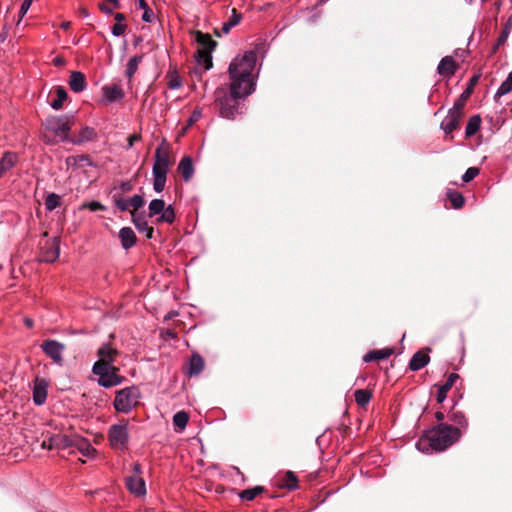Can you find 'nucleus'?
Instances as JSON below:
<instances>
[{"label": "nucleus", "mask_w": 512, "mask_h": 512, "mask_svg": "<svg viewBox=\"0 0 512 512\" xmlns=\"http://www.w3.org/2000/svg\"><path fill=\"white\" fill-rule=\"evenodd\" d=\"M257 60L254 51H247L233 59L229 66L231 79L230 93L233 98H241L252 94L255 90L253 71Z\"/></svg>", "instance_id": "nucleus-1"}, {"label": "nucleus", "mask_w": 512, "mask_h": 512, "mask_svg": "<svg viewBox=\"0 0 512 512\" xmlns=\"http://www.w3.org/2000/svg\"><path fill=\"white\" fill-rule=\"evenodd\" d=\"M461 435L460 428L440 423L430 431V436L427 439L421 438L417 441L416 448L424 453L442 452L457 442Z\"/></svg>", "instance_id": "nucleus-2"}, {"label": "nucleus", "mask_w": 512, "mask_h": 512, "mask_svg": "<svg viewBox=\"0 0 512 512\" xmlns=\"http://www.w3.org/2000/svg\"><path fill=\"white\" fill-rule=\"evenodd\" d=\"M140 397L141 393L138 387H125L116 392L113 407L117 412L127 414L139 404Z\"/></svg>", "instance_id": "nucleus-3"}, {"label": "nucleus", "mask_w": 512, "mask_h": 512, "mask_svg": "<svg viewBox=\"0 0 512 512\" xmlns=\"http://www.w3.org/2000/svg\"><path fill=\"white\" fill-rule=\"evenodd\" d=\"M120 369L116 366H104L93 364L92 372L98 376V385L103 388H112L122 384L124 377L119 374Z\"/></svg>", "instance_id": "nucleus-4"}, {"label": "nucleus", "mask_w": 512, "mask_h": 512, "mask_svg": "<svg viewBox=\"0 0 512 512\" xmlns=\"http://www.w3.org/2000/svg\"><path fill=\"white\" fill-rule=\"evenodd\" d=\"M129 438L128 421L122 420L110 426L108 430V440L113 449L121 451L127 449Z\"/></svg>", "instance_id": "nucleus-5"}, {"label": "nucleus", "mask_w": 512, "mask_h": 512, "mask_svg": "<svg viewBox=\"0 0 512 512\" xmlns=\"http://www.w3.org/2000/svg\"><path fill=\"white\" fill-rule=\"evenodd\" d=\"M74 122L73 116L61 115L46 118L43 125L46 130L54 133L61 140H66Z\"/></svg>", "instance_id": "nucleus-6"}, {"label": "nucleus", "mask_w": 512, "mask_h": 512, "mask_svg": "<svg viewBox=\"0 0 512 512\" xmlns=\"http://www.w3.org/2000/svg\"><path fill=\"white\" fill-rule=\"evenodd\" d=\"M462 115L463 104L460 101H457L454 103L453 107L449 109L446 117L440 124V128L445 135H450L454 130L458 129Z\"/></svg>", "instance_id": "nucleus-7"}, {"label": "nucleus", "mask_w": 512, "mask_h": 512, "mask_svg": "<svg viewBox=\"0 0 512 512\" xmlns=\"http://www.w3.org/2000/svg\"><path fill=\"white\" fill-rule=\"evenodd\" d=\"M170 168V157L168 148L159 146L155 150L152 175H167Z\"/></svg>", "instance_id": "nucleus-8"}, {"label": "nucleus", "mask_w": 512, "mask_h": 512, "mask_svg": "<svg viewBox=\"0 0 512 512\" xmlns=\"http://www.w3.org/2000/svg\"><path fill=\"white\" fill-rule=\"evenodd\" d=\"M43 352L58 365L63 364L65 345L56 340H46L41 344Z\"/></svg>", "instance_id": "nucleus-9"}, {"label": "nucleus", "mask_w": 512, "mask_h": 512, "mask_svg": "<svg viewBox=\"0 0 512 512\" xmlns=\"http://www.w3.org/2000/svg\"><path fill=\"white\" fill-rule=\"evenodd\" d=\"M119 355V351L113 348L110 344H103L97 351L98 361L94 364H101L104 366H114V361Z\"/></svg>", "instance_id": "nucleus-10"}, {"label": "nucleus", "mask_w": 512, "mask_h": 512, "mask_svg": "<svg viewBox=\"0 0 512 512\" xmlns=\"http://www.w3.org/2000/svg\"><path fill=\"white\" fill-rule=\"evenodd\" d=\"M49 383L44 378L36 377L33 383V402L37 405H43L46 402Z\"/></svg>", "instance_id": "nucleus-11"}, {"label": "nucleus", "mask_w": 512, "mask_h": 512, "mask_svg": "<svg viewBox=\"0 0 512 512\" xmlns=\"http://www.w3.org/2000/svg\"><path fill=\"white\" fill-rule=\"evenodd\" d=\"M42 261L47 263H52L56 261L60 254V241L58 238H53L51 240L46 241L44 247L42 248Z\"/></svg>", "instance_id": "nucleus-12"}, {"label": "nucleus", "mask_w": 512, "mask_h": 512, "mask_svg": "<svg viewBox=\"0 0 512 512\" xmlns=\"http://www.w3.org/2000/svg\"><path fill=\"white\" fill-rule=\"evenodd\" d=\"M102 92L103 102L106 104L120 102L125 97L123 89L117 84L103 86Z\"/></svg>", "instance_id": "nucleus-13"}, {"label": "nucleus", "mask_w": 512, "mask_h": 512, "mask_svg": "<svg viewBox=\"0 0 512 512\" xmlns=\"http://www.w3.org/2000/svg\"><path fill=\"white\" fill-rule=\"evenodd\" d=\"M127 489L135 496L146 495V484L141 476H129L125 480Z\"/></svg>", "instance_id": "nucleus-14"}, {"label": "nucleus", "mask_w": 512, "mask_h": 512, "mask_svg": "<svg viewBox=\"0 0 512 512\" xmlns=\"http://www.w3.org/2000/svg\"><path fill=\"white\" fill-rule=\"evenodd\" d=\"M87 87L86 76L80 71L70 73L69 88L75 93L83 92Z\"/></svg>", "instance_id": "nucleus-15"}, {"label": "nucleus", "mask_w": 512, "mask_h": 512, "mask_svg": "<svg viewBox=\"0 0 512 512\" xmlns=\"http://www.w3.org/2000/svg\"><path fill=\"white\" fill-rule=\"evenodd\" d=\"M132 222L139 232H145L147 238H152L154 229L148 225V222L143 213L132 212Z\"/></svg>", "instance_id": "nucleus-16"}, {"label": "nucleus", "mask_w": 512, "mask_h": 512, "mask_svg": "<svg viewBox=\"0 0 512 512\" xmlns=\"http://www.w3.org/2000/svg\"><path fill=\"white\" fill-rule=\"evenodd\" d=\"M237 98H233L231 96V99L228 97H224L220 101V115L227 119H234L237 114V107L236 104H231V102H235Z\"/></svg>", "instance_id": "nucleus-17"}, {"label": "nucleus", "mask_w": 512, "mask_h": 512, "mask_svg": "<svg viewBox=\"0 0 512 512\" xmlns=\"http://www.w3.org/2000/svg\"><path fill=\"white\" fill-rule=\"evenodd\" d=\"M119 239L123 249L128 250L136 244V234L130 227H123L119 231Z\"/></svg>", "instance_id": "nucleus-18"}, {"label": "nucleus", "mask_w": 512, "mask_h": 512, "mask_svg": "<svg viewBox=\"0 0 512 512\" xmlns=\"http://www.w3.org/2000/svg\"><path fill=\"white\" fill-rule=\"evenodd\" d=\"M438 73L444 76H452L457 70V65L451 56H445L438 65Z\"/></svg>", "instance_id": "nucleus-19"}, {"label": "nucleus", "mask_w": 512, "mask_h": 512, "mask_svg": "<svg viewBox=\"0 0 512 512\" xmlns=\"http://www.w3.org/2000/svg\"><path fill=\"white\" fill-rule=\"evenodd\" d=\"M178 171L186 182L193 177L194 167L191 157L185 156L181 159L178 165Z\"/></svg>", "instance_id": "nucleus-20"}, {"label": "nucleus", "mask_w": 512, "mask_h": 512, "mask_svg": "<svg viewBox=\"0 0 512 512\" xmlns=\"http://www.w3.org/2000/svg\"><path fill=\"white\" fill-rule=\"evenodd\" d=\"M429 360L430 358L426 353L418 351L412 356L409 362V368L412 371H418L425 367L429 363Z\"/></svg>", "instance_id": "nucleus-21"}, {"label": "nucleus", "mask_w": 512, "mask_h": 512, "mask_svg": "<svg viewBox=\"0 0 512 512\" xmlns=\"http://www.w3.org/2000/svg\"><path fill=\"white\" fill-rule=\"evenodd\" d=\"M394 350L392 348H385L379 350H372L368 352L364 357V362L378 361L387 359L393 354Z\"/></svg>", "instance_id": "nucleus-22"}, {"label": "nucleus", "mask_w": 512, "mask_h": 512, "mask_svg": "<svg viewBox=\"0 0 512 512\" xmlns=\"http://www.w3.org/2000/svg\"><path fill=\"white\" fill-rule=\"evenodd\" d=\"M196 41L201 46L198 51L211 52L216 46V42L211 38L209 34H204L199 31L196 33Z\"/></svg>", "instance_id": "nucleus-23"}, {"label": "nucleus", "mask_w": 512, "mask_h": 512, "mask_svg": "<svg viewBox=\"0 0 512 512\" xmlns=\"http://www.w3.org/2000/svg\"><path fill=\"white\" fill-rule=\"evenodd\" d=\"M17 162V156L12 152H5L0 159V177L9 171Z\"/></svg>", "instance_id": "nucleus-24"}, {"label": "nucleus", "mask_w": 512, "mask_h": 512, "mask_svg": "<svg viewBox=\"0 0 512 512\" xmlns=\"http://www.w3.org/2000/svg\"><path fill=\"white\" fill-rule=\"evenodd\" d=\"M204 369V360L199 354H193L189 361L188 374L190 376L200 374Z\"/></svg>", "instance_id": "nucleus-25"}, {"label": "nucleus", "mask_w": 512, "mask_h": 512, "mask_svg": "<svg viewBox=\"0 0 512 512\" xmlns=\"http://www.w3.org/2000/svg\"><path fill=\"white\" fill-rule=\"evenodd\" d=\"M72 445L71 439L66 435H54L49 438L48 447L51 448H66Z\"/></svg>", "instance_id": "nucleus-26"}, {"label": "nucleus", "mask_w": 512, "mask_h": 512, "mask_svg": "<svg viewBox=\"0 0 512 512\" xmlns=\"http://www.w3.org/2000/svg\"><path fill=\"white\" fill-rule=\"evenodd\" d=\"M189 421V415L185 411H179L173 416V425L176 432H182Z\"/></svg>", "instance_id": "nucleus-27"}, {"label": "nucleus", "mask_w": 512, "mask_h": 512, "mask_svg": "<svg viewBox=\"0 0 512 512\" xmlns=\"http://www.w3.org/2000/svg\"><path fill=\"white\" fill-rule=\"evenodd\" d=\"M481 125V117L479 115H473L469 118L466 128H465V135L466 137H471L475 135Z\"/></svg>", "instance_id": "nucleus-28"}, {"label": "nucleus", "mask_w": 512, "mask_h": 512, "mask_svg": "<svg viewBox=\"0 0 512 512\" xmlns=\"http://www.w3.org/2000/svg\"><path fill=\"white\" fill-rule=\"evenodd\" d=\"M56 99L51 102V107L54 110H60L63 107V103L66 101L68 94L64 87L58 86L55 88Z\"/></svg>", "instance_id": "nucleus-29"}, {"label": "nucleus", "mask_w": 512, "mask_h": 512, "mask_svg": "<svg viewBox=\"0 0 512 512\" xmlns=\"http://www.w3.org/2000/svg\"><path fill=\"white\" fill-rule=\"evenodd\" d=\"M96 132L91 127H84L80 130L78 138L72 140L73 144H81L83 142L91 141L95 138Z\"/></svg>", "instance_id": "nucleus-30"}, {"label": "nucleus", "mask_w": 512, "mask_h": 512, "mask_svg": "<svg viewBox=\"0 0 512 512\" xmlns=\"http://www.w3.org/2000/svg\"><path fill=\"white\" fill-rule=\"evenodd\" d=\"M264 491V488L262 486H255L253 488H249L246 490L241 491L238 496L245 501H252L261 494Z\"/></svg>", "instance_id": "nucleus-31"}, {"label": "nucleus", "mask_w": 512, "mask_h": 512, "mask_svg": "<svg viewBox=\"0 0 512 512\" xmlns=\"http://www.w3.org/2000/svg\"><path fill=\"white\" fill-rule=\"evenodd\" d=\"M449 420L454 424L458 425L460 428L466 429L468 427V421L461 411H451L448 414Z\"/></svg>", "instance_id": "nucleus-32"}, {"label": "nucleus", "mask_w": 512, "mask_h": 512, "mask_svg": "<svg viewBox=\"0 0 512 512\" xmlns=\"http://www.w3.org/2000/svg\"><path fill=\"white\" fill-rule=\"evenodd\" d=\"M446 195L453 208L459 209L464 205V197L461 193L454 190H448Z\"/></svg>", "instance_id": "nucleus-33"}, {"label": "nucleus", "mask_w": 512, "mask_h": 512, "mask_svg": "<svg viewBox=\"0 0 512 512\" xmlns=\"http://www.w3.org/2000/svg\"><path fill=\"white\" fill-rule=\"evenodd\" d=\"M137 5L140 9L143 10L142 14V20L147 23H151L154 20V12L153 10L148 6L147 2L145 0H138Z\"/></svg>", "instance_id": "nucleus-34"}, {"label": "nucleus", "mask_w": 512, "mask_h": 512, "mask_svg": "<svg viewBox=\"0 0 512 512\" xmlns=\"http://www.w3.org/2000/svg\"><path fill=\"white\" fill-rule=\"evenodd\" d=\"M511 28H512V18H509L505 24L503 31L501 32L500 36L497 39V42L493 48L494 51L497 50L501 45H503L507 41L508 36L511 31Z\"/></svg>", "instance_id": "nucleus-35"}, {"label": "nucleus", "mask_w": 512, "mask_h": 512, "mask_svg": "<svg viewBox=\"0 0 512 512\" xmlns=\"http://www.w3.org/2000/svg\"><path fill=\"white\" fill-rule=\"evenodd\" d=\"M512 91V71L508 74L507 78L501 83L495 97L504 96Z\"/></svg>", "instance_id": "nucleus-36"}, {"label": "nucleus", "mask_w": 512, "mask_h": 512, "mask_svg": "<svg viewBox=\"0 0 512 512\" xmlns=\"http://www.w3.org/2000/svg\"><path fill=\"white\" fill-rule=\"evenodd\" d=\"M197 62L205 70H209L212 67L211 52L209 51H198Z\"/></svg>", "instance_id": "nucleus-37"}, {"label": "nucleus", "mask_w": 512, "mask_h": 512, "mask_svg": "<svg viewBox=\"0 0 512 512\" xmlns=\"http://www.w3.org/2000/svg\"><path fill=\"white\" fill-rule=\"evenodd\" d=\"M60 196L56 193H50L45 198V208L47 211L51 212L55 210L60 205Z\"/></svg>", "instance_id": "nucleus-38"}, {"label": "nucleus", "mask_w": 512, "mask_h": 512, "mask_svg": "<svg viewBox=\"0 0 512 512\" xmlns=\"http://www.w3.org/2000/svg\"><path fill=\"white\" fill-rule=\"evenodd\" d=\"M165 202L162 199H154L149 203V216L153 217L163 212Z\"/></svg>", "instance_id": "nucleus-39"}, {"label": "nucleus", "mask_w": 512, "mask_h": 512, "mask_svg": "<svg viewBox=\"0 0 512 512\" xmlns=\"http://www.w3.org/2000/svg\"><path fill=\"white\" fill-rule=\"evenodd\" d=\"M355 401L359 406H365L371 399V393L365 389H358L355 391Z\"/></svg>", "instance_id": "nucleus-40"}, {"label": "nucleus", "mask_w": 512, "mask_h": 512, "mask_svg": "<svg viewBox=\"0 0 512 512\" xmlns=\"http://www.w3.org/2000/svg\"><path fill=\"white\" fill-rule=\"evenodd\" d=\"M77 447L80 453L86 457H92L96 453V449L85 440L79 441Z\"/></svg>", "instance_id": "nucleus-41"}, {"label": "nucleus", "mask_w": 512, "mask_h": 512, "mask_svg": "<svg viewBox=\"0 0 512 512\" xmlns=\"http://www.w3.org/2000/svg\"><path fill=\"white\" fill-rule=\"evenodd\" d=\"M175 220V211L171 205L165 207L161 216L157 219L158 222H166L172 224Z\"/></svg>", "instance_id": "nucleus-42"}, {"label": "nucleus", "mask_w": 512, "mask_h": 512, "mask_svg": "<svg viewBox=\"0 0 512 512\" xmlns=\"http://www.w3.org/2000/svg\"><path fill=\"white\" fill-rule=\"evenodd\" d=\"M140 61H141L140 56H134L129 59V61L127 63V67H126V76L128 78H132L133 75L136 73Z\"/></svg>", "instance_id": "nucleus-43"}, {"label": "nucleus", "mask_w": 512, "mask_h": 512, "mask_svg": "<svg viewBox=\"0 0 512 512\" xmlns=\"http://www.w3.org/2000/svg\"><path fill=\"white\" fill-rule=\"evenodd\" d=\"M153 189L157 193H161L166 185L167 175H152Z\"/></svg>", "instance_id": "nucleus-44"}, {"label": "nucleus", "mask_w": 512, "mask_h": 512, "mask_svg": "<svg viewBox=\"0 0 512 512\" xmlns=\"http://www.w3.org/2000/svg\"><path fill=\"white\" fill-rule=\"evenodd\" d=\"M451 388L452 387L446 383L439 385L438 391L436 394V400L438 403H443L445 401V399L447 398V393L449 392V390Z\"/></svg>", "instance_id": "nucleus-45"}, {"label": "nucleus", "mask_w": 512, "mask_h": 512, "mask_svg": "<svg viewBox=\"0 0 512 512\" xmlns=\"http://www.w3.org/2000/svg\"><path fill=\"white\" fill-rule=\"evenodd\" d=\"M182 81L179 75L174 72L169 74V80H168V88L170 89H179L181 87Z\"/></svg>", "instance_id": "nucleus-46"}, {"label": "nucleus", "mask_w": 512, "mask_h": 512, "mask_svg": "<svg viewBox=\"0 0 512 512\" xmlns=\"http://www.w3.org/2000/svg\"><path fill=\"white\" fill-rule=\"evenodd\" d=\"M285 487L289 490L297 488V478L295 474L291 471H287L285 475Z\"/></svg>", "instance_id": "nucleus-47"}, {"label": "nucleus", "mask_w": 512, "mask_h": 512, "mask_svg": "<svg viewBox=\"0 0 512 512\" xmlns=\"http://www.w3.org/2000/svg\"><path fill=\"white\" fill-rule=\"evenodd\" d=\"M479 174V169L477 167H470L466 170V172L462 176V180L465 183L470 182Z\"/></svg>", "instance_id": "nucleus-48"}, {"label": "nucleus", "mask_w": 512, "mask_h": 512, "mask_svg": "<svg viewBox=\"0 0 512 512\" xmlns=\"http://www.w3.org/2000/svg\"><path fill=\"white\" fill-rule=\"evenodd\" d=\"M144 204V198L141 195H134L129 199V208L132 207L134 210H138Z\"/></svg>", "instance_id": "nucleus-49"}, {"label": "nucleus", "mask_w": 512, "mask_h": 512, "mask_svg": "<svg viewBox=\"0 0 512 512\" xmlns=\"http://www.w3.org/2000/svg\"><path fill=\"white\" fill-rule=\"evenodd\" d=\"M114 203H115V206L120 210V211H126L129 209V199H125V198H122V197H116L114 196Z\"/></svg>", "instance_id": "nucleus-50"}, {"label": "nucleus", "mask_w": 512, "mask_h": 512, "mask_svg": "<svg viewBox=\"0 0 512 512\" xmlns=\"http://www.w3.org/2000/svg\"><path fill=\"white\" fill-rule=\"evenodd\" d=\"M241 19L242 15L236 9H232L231 15L228 19L229 25L235 27L240 23Z\"/></svg>", "instance_id": "nucleus-51"}, {"label": "nucleus", "mask_w": 512, "mask_h": 512, "mask_svg": "<svg viewBox=\"0 0 512 512\" xmlns=\"http://www.w3.org/2000/svg\"><path fill=\"white\" fill-rule=\"evenodd\" d=\"M126 28H127V26L125 24L115 23L112 26L111 33L113 36L119 37L122 34H124Z\"/></svg>", "instance_id": "nucleus-52"}, {"label": "nucleus", "mask_w": 512, "mask_h": 512, "mask_svg": "<svg viewBox=\"0 0 512 512\" xmlns=\"http://www.w3.org/2000/svg\"><path fill=\"white\" fill-rule=\"evenodd\" d=\"M83 207L88 208L92 212L105 210V206L98 201L89 202L87 204H84Z\"/></svg>", "instance_id": "nucleus-53"}, {"label": "nucleus", "mask_w": 512, "mask_h": 512, "mask_svg": "<svg viewBox=\"0 0 512 512\" xmlns=\"http://www.w3.org/2000/svg\"><path fill=\"white\" fill-rule=\"evenodd\" d=\"M201 116H202L201 109H199V108L195 109L188 119V126H192L196 121H198L201 118Z\"/></svg>", "instance_id": "nucleus-54"}, {"label": "nucleus", "mask_w": 512, "mask_h": 512, "mask_svg": "<svg viewBox=\"0 0 512 512\" xmlns=\"http://www.w3.org/2000/svg\"><path fill=\"white\" fill-rule=\"evenodd\" d=\"M32 2H33V0H24L23 1L22 5L20 7V10H19L20 19L23 18L25 16V14L28 12V10L31 7Z\"/></svg>", "instance_id": "nucleus-55"}, {"label": "nucleus", "mask_w": 512, "mask_h": 512, "mask_svg": "<svg viewBox=\"0 0 512 512\" xmlns=\"http://www.w3.org/2000/svg\"><path fill=\"white\" fill-rule=\"evenodd\" d=\"M459 379V375L457 373H451L447 380L445 381L446 384H448L449 386L453 387V385L455 384L456 380Z\"/></svg>", "instance_id": "nucleus-56"}, {"label": "nucleus", "mask_w": 512, "mask_h": 512, "mask_svg": "<svg viewBox=\"0 0 512 512\" xmlns=\"http://www.w3.org/2000/svg\"><path fill=\"white\" fill-rule=\"evenodd\" d=\"M122 192H129L133 189V185L130 181H124L120 185Z\"/></svg>", "instance_id": "nucleus-57"}, {"label": "nucleus", "mask_w": 512, "mask_h": 512, "mask_svg": "<svg viewBox=\"0 0 512 512\" xmlns=\"http://www.w3.org/2000/svg\"><path fill=\"white\" fill-rule=\"evenodd\" d=\"M141 139V136L138 134H134L129 136L128 138V146L132 147L136 141H139Z\"/></svg>", "instance_id": "nucleus-58"}, {"label": "nucleus", "mask_w": 512, "mask_h": 512, "mask_svg": "<svg viewBox=\"0 0 512 512\" xmlns=\"http://www.w3.org/2000/svg\"><path fill=\"white\" fill-rule=\"evenodd\" d=\"M66 61L63 57L57 56L53 59V64L57 67L65 65Z\"/></svg>", "instance_id": "nucleus-59"}, {"label": "nucleus", "mask_w": 512, "mask_h": 512, "mask_svg": "<svg viewBox=\"0 0 512 512\" xmlns=\"http://www.w3.org/2000/svg\"><path fill=\"white\" fill-rule=\"evenodd\" d=\"M99 9H100L103 13L108 14V15H109V14H111V13H112V11H113V7L111 8V7L107 6V5H106V4H104V3L99 4Z\"/></svg>", "instance_id": "nucleus-60"}, {"label": "nucleus", "mask_w": 512, "mask_h": 512, "mask_svg": "<svg viewBox=\"0 0 512 512\" xmlns=\"http://www.w3.org/2000/svg\"><path fill=\"white\" fill-rule=\"evenodd\" d=\"M133 472H134L133 476H140V474L142 473V468L139 463L133 464Z\"/></svg>", "instance_id": "nucleus-61"}, {"label": "nucleus", "mask_w": 512, "mask_h": 512, "mask_svg": "<svg viewBox=\"0 0 512 512\" xmlns=\"http://www.w3.org/2000/svg\"><path fill=\"white\" fill-rule=\"evenodd\" d=\"M114 19L116 23L123 24V22L125 21V15L123 13H116L114 15Z\"/></svg>", "instance_id": "nucleus-62"}, {"label": "nucleus", "mask_w": 512, "mask_h": 512, "mask_svg": "<svg viewBox=\"0 0 512 512\" xmlns=\"http://www.w3.org/2000/svg\"><path fill=\"white\" fill-rule=\"evenodd\" d=\"M232 28L233 26L229 25V21L223 23L222 30L224 33L228 34Z\"/></svg>", "instance_id": "nucleus-63"}, {"label": "nucleus", "mask_w": 512, "mask_h": 512, "mask_svg": "<svg viewBox=\"0 0 512 512\" xmlns=\"http://www.w3.org/2000/svg\"><path fill=\"white\" fill-rule=\"evenodd\" d=\"M108 3L112 5L113 8H119L120 2L119 0H106Z\"/></svg>", "instance_id": "nucleus-64"}]
</instances>
